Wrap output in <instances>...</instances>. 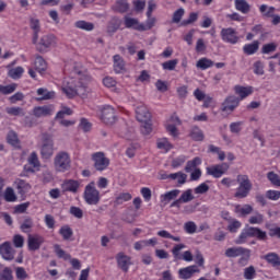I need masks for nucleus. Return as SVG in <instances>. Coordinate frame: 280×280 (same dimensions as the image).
I'll use <instances>...</instances> for the list:
<instances>
[{"label":"nucleus","mask_w":280,"mask_h":280,"mask_svg":"<svg viewBox=\"0 0 280 280\" xmlns=\"http://www.w3.org/2000/svg\"><path fill=\"white\" fill-rule=\"evenodd\" d=\"M178 65V59H172L162 63V67L165 71H174Z\"/></svg>","instance_id":"nucleus-58"},{"label":"nucleus","mask_w":280,"mask_h":280,"mask_svg":"<svg viewBox=\"0 0 280 280\" xmlns=\"http://www.w3.org/2000/svg\"><path fill=\"white\" fill-rule=\"evenodd\" d=\"M198 226L196 225V223L194 221H188L184 224V231H186V233H188L189 235H194V233H196Z\"/></svg>","instance_id":"nucleus-59"},{"label":"nucleus","mask_w":280,"mask_h":280,"mask_svg":"<svg viewBox=\"0 0 280 280\" xmlns=\"http://www.w3.org/2000/svg\"><path fill=\"white\" fill-rule=\"evenodd\" d=\"M132 200V195H130V192H120L116 199H115V205L119 206V205H124V202H128Z\"/></svg>","instance_id":"nucleus-43"},{"label":"nucleus","mask_w":280,"mask_h":280,"mask_svg":"<svg viewBox=\"0 0 280 280\" xmlns=\"http://www.w3.org/2000/svg\"><path fill=\"white\" fill-rule=\"evenodd\" d=\"M0 280H14L12 276V269L10 267H4L2 272H0Z\"/></svg>","instance_id":"nucleus-57"},{"label":"nucleus","mask_w":280,"mask_h":280,"mask_svg":"<svg viewBox=\"0 0 280 280\" xmlns=\"http://www.w3.org/2000/svg\"><path fill=\"white\" fill-rule=\"evenodd\" d=\"M116 261L118 268H121L124 272H128V268H130V256L120 252L116 256Z\"/></svg>","instance_id":"nucleus-18"},{"label":"nucleus","mask_w":280,"mask_h":280,"mask_svg":"<svg viewBox=\"0 0 280 280\" xmlns=\"http://www.w3.org/2000/svg\"><path fill=\"white\" fill-rule=\"evenodd\" d=\"M55 253L59 259H65V261H69V259H71V255L65 252V249H61L60 245H55Z\"/></svg>","instance_id":"nucleus-49"},{"label":"nucleus","mask_w":280,"mask_h":280,"mask_svg":"<svg viewBox=\"0 0 280 280\" xmlns=\"http://www.w3.org/2000/svg\"><path fill=\"white\" fill-rule=\"evenodd\" d=\"M37 95H39V97L36 98L37 102H43L45 100H54L56 92H49L47 89L39 88L37 90Z\"/></svg>","instance_id":"nucleus-28"},{"label":"nucleus","mask_w":280,"mask_h":280,"mask_svg":"<svg viewBox=\"0 0 280 280\" xmlns=\"http://www.w3.org/2000/svg\"><path fill=\"white\" fill-rule=\"evenodd\" d=\"M74 27L78 30H83L84 32H93L95 30V24L92 22H86L84 20L77 21Z\"/></svg>","instance_id":"nucleus-32"},{"label":"nucleus","mask_w":280,"mask_h":280,"mask_svg":"<svg viewBox=\"0 0 280 280\" xmlns=\"http://www.w3.org/2000/svg\"><path fill=\"white\" fill-rule=\"evenodd\" d=\"M114 12H118L119 14H126L128 10H130V3H128V0H118L113 5Z\"/></svg>","instance_id":"nucleus-22"},{"label":"nucleus","mask_w":280,"mask_h":280,"mask_svg":"<svg viewBox=\"0 0 280 280\" xmlns=\"http://www.w3.org/2000/svg\"><path fill=\"white\" fill-rule=\"evenodd\" d=\"M124 24L127 30H136L137 32H145V25L139 23L138 19L125 15Z\"/></svg>","instance_id":"nucleus-12"},{"label":"nucleus","mask_w":280,"mask_h":280,"mask_svg":"<svg viewBox=\"0 0 280 280\" xmlns=\"http://www.w3.org/2000/svg\"><path fill=\"white\" fill-rule=\"evenodd\" d=\"M189 137L192 141H205V132L198 126L190 128Z\"/></svg>","instance_id":"nucleus-25"},{"label":"nucleus","mask_w":280,"mask_h":280,"mask_svg":"<svg viewBox=\"0 0 280 280\" xmlns=\"http://www.w3.org/2000/svg\"><path fill=\"white\" fill-rule=\"evenodd\" d=\"M126 70V62L119 55L114 56V71L115 73H121Z\"/></svg>","instance_id":"nucleus-31"},{"label":"nucleus","mask_w":280,"mask_h":280,"mask_svg":"<svg viewBox=\"0 0 280 280\" xmlns=\"http://www.w3.org/2000/svg\"><path fill=\"white\" fill-rule=\"evenodd\" d=\"M159 150H165V152H170L172 150V143L167 140V138L158 140Z\"/></svg>","instance_id":"nucleus-51"},{"label":"nucleus","mask_w":280,"mask_h":280,"mask_svg":"<svg viewBox=\"0 0 280 280\" xmlns=\"http://www.w3.org/2000/svg\"><path fill=\"white\" fill-rule=\"evenodd\" d=\"M185 16V9L180 8L173 13L172 23H180Z\"/></svg>","instance_id":"nucleus-60"},{"label":"nucleus","mask_w":280,"mask_h":280,"mask_svg":"<svg viewBox=\"0 0 280 280\" xmlns=\"http://www.w3.org/2000/svg\"><path fill=\"white\" fill-rule=\"evenodd\" d=\"M252 229V237H256L257 240H259L260 242H268V234L262 231L259 228H253Z\"/></svg>","instance_id":"nucleus-35"},{"label":"nucleus","mask_w":280,"mask_h":280,"mask_svg":"<svg viewBox=\"0 0 280 280\" xmlns=\"http://www.w3.org/2000/svg\"><path fill=\"white\" fill-rule=\"evenodd\" d=\"M249 195H250V190H248L247 188H242V186H238L234 194V198L244 199V198H248Z\"/></svg>","instance_id":"nucleus-48"},{"label":"nucleus","mask_w":280,"mask_h":280,"mask_svg":"<svg viewBox=\"0 0 280 280\" xmlns=\"http://www.w3.org/2000/svg\"><path fill=\"white\" fill-rule=\"evenodd\" d=\"M196 67H197V69H201L202 71H205V70L211 69V67H213V61L208 58H201L197 61Z\"/></svg>","instance_id":"nucleus-40"},{"label":"nucleus","mask_w":280,"mask_h":280,"mask_svg":"<svg viewBox=\"0 0 280 280\" xmlns=\"http://www.w3.org/2000/svg\"><path fill=\"white\" fill-rule=\"evenodd\" d=\"M35 45H36L37 51H39L40 54H45V51H47V49H49L51 47V45H54V36L52 35H44L39 39V43L36 42Z\"/></svg>","instance_id":"nucleus-11"},{"label":"nucleus","mask_w":280,"mask_h":280,"mask_svg":"<svg viewBox=\"0 0 280 280\" xmlns=\"http://www.w3.org/2000/svg\"><path fill=\"white\" fill-rule=\"evenodd\" d=\"M248 237H253V232L250 226L242 231L238 238L235 241V244H246V240H248Z\"/></svg>","instance_id":"nucleus-37"},{"label":"nucleus","mask_w":280,"mask_h":280,"mask_svg":"<svg viewBox=\"0 0 280 280\" xmlns=\"http://www.w3.org/2000/svg\"><path fill=\"white\" fill-rule=\"evenodd\" d=\"M61 189L63 194L67 191H70V194H78V190L80 189V182L75 179H66L61 184Z\"/></svg>","instance_id":"nucleus-17"},{"label":"nucleus","mask_w":280,"mask_h":280,"mask_svg":"<svg viewBox=\"0 0 280 280\" xmlns=\"http://www.w3.org/2000/svg\"><path fill=\"white\" fill-rule=\"evenodd\" d=\"M229 164H215L206 168L208 176H213V178H222L226 172H229Z\"/></svg>","instance_id":"nucleus-8"},{"label":"nucleus","mask_w":280,"mask_h":280,"mask_svg":"<svg viewBox=\"0 0 280 280\" xmlns=\"http://www.w3.org/2000/svg\"><path fill=\"white\" fill-rule=\"evenodd\" d=\"M243 51L246 54V56H253V54H257V51H259V42L254 40L252 44H246L243 47Z\"/></svg>","instance_id":"nucleus-34"},{"label":"nucleus","mask_w":280,"mask_h":280,"mask_svg":"<svg viewBox=\"0 0 280 280\" xmlns=\"http://www.w3.org/2000/svg\"><path fill=\"white\" fill-rule=\"evenodd\" d=\"M15 185H16L18 194L22 196V198L25 197V194H27L30 189H32V186L23 179H16Z\"/></svg>","instance_id":"nucleus-23"},{"label":"nucleus","mask_w":280,"mask_h":280,"mask_svg":"<svg viewBox=\"0 0 280 280\" xmlns=\"http://www.w3.org/2000/svg\"><path fill=\"white\" fill-rule=\"evenodd\" d=\"M221 38L224 43H230V45H237L240 43V37L237 36V32L234 28H222L221 30Z\"/></svg>","instance_id":"nucleus-9"},{"label":"nucleus","mask_w":280,"mask_h":280,"mask_svg":"<svg viewBox=\"0 0 280 280\" xmlns=\"http://www.w3.org/2000/svg\"><path fill=\"white\" fill-rule=\"evenodd\" d=\"M91 82V77H83L78 81V84H73L72 82H68L67 85L61 88L62 93L69 97V100H73L75 95H88L89 88L86 86Z\"/></svg>","instance_id":"nucleus-1"},{"label":"nucleus","mask_w":280,"mask_h":280,"mask_svg":"<svg viewBox=\"0 0 280 280\" xmlns=\"http://www.w3.org/2000/svg\"><path fill=\"white\" fill-rule=\"evenodd\" d=\"M5 113L12 117H25V110L22 107H7Z\"/></svg>","instance_id":"nucleus-38"},{"label":"nucleus","mask_w":280,"mask_h":280,"mask_svg":"<svg viewBox=\"0 0 280 280\" xmlns=\"http://www.w3.org/2000/svg\"><path fill=\"white\" fill-rule=\"evenodd\" d=\"M267 178L269 182H271V185H273L275 187H280V176L277 175V173L269 172L267 174Z\"/></svg>","instance_id":"nucleus-54"},{"label":"nucleus","mask_w":280,"mask_h":280,"mask_svg":"<svg viewBox=\"0 0 280 280\" xmlns=\"http://www.w3.org/2000/svg\"><path fill=\"white\" fill-rule=\"evenodd\" d=\"M45 243V238L38 234L36 235H28L27 238V246H28V250H39L40 246H43V244Z\"/></svg>","instance_id":"nucleus-13"},{"label":"nucleus","mask_w":280,"mask_h":280,"mask_svg":"<svg viewBox=\"0 0 280 280\" xmlns=\"http://www.w3.org/2000/svg\"><path fill=\"white\" fill-rule=\"evenodd\" d=\"M31 30H33V45L38 43V33L40 32V22L38 19H31Z\"/></svg>","instance_id":"nucleus-27"},{"label":"nucleus","mask_w":280,"mask_h":280,"mask_svg":"<svg viewBox=\"0 0 280 280\" xmlns=\"http://www.w3.org/2000/svg\"><path fill=\"white\" fill-rule=\"evenodd\" d=\"M59 235L62 236V240L69 241L73 237V230L69 225H63L59 230Z\"/></svg>","instance_id":"nucleus-41"},{"label":"nucleus","mask_w":280,"mask_h":280,"mask_svg":"<svg viewBox=\"0 0 280 280\" xmlns=\"http://www.w3.org/2000/svg\"><path fill=\"white\" fill-rule=\"evenodd\" d=\"M83 200L86 205L97 206L100 205V200H102V195L100 190L95 187V182H91L84 188Z\"/></svg>","instance_id":"nucleus-3"},{"label":"nucleus","mask_w":280,"mask_h":280,"mask_svg":"<svg viewBox=\"0 0 280 280\" xmlns=\"http://www.w3.org/2000/svg\"><path fill=\"white\" fill-rule=\"evenodd\" d=\"M234 5L242 14H248L250 12V4L246 0H234Z\"/></svg>","instance_id":"nucleus-30"},{"label":"nucleus","mask_w":280,"mask_h":280,"mask_svg":"<svg viewBox=\"0 0 280 280\" xmlns=\"http://www.w3.org/2000/svg\"><path fill=\"white\" fill-rule=\"evenodd\" d=\"M187 246L185 244H177L172 248V254L174 257V261H178L180 259H183V255H180V250H183L184 248H186Z\"/></svg>","instance_id":"nucleus-42"},{"label":"nucleus","mask_w":280,"mask_h":280,"mask_svg":"<svg viewBox=\"0 0 280 280\" xmlns=\"http://www.w3.org/2000/svg\"><path fill=\"white\" fill-rule=\"evenodd\" d=\"M200 272V268H198V265H191L185 268H182L178 270V277L179 279H191L196 273Z\"/></svg>","instance_id":"nucleus-14"},{"label":"nucleus","mask_w":280,"mask_h":280,"mask_svg":"<svg viewBox=\"0 0 280 280\" xmlns=\"http://www.w3.org/2000/svg\"><path fill=\"white\" fill-rule=\"evenodd\" d=\"M69 213L70 215H73V218H77L78 220H82V218H84V211L81 210L80 207H70Z\"/></svg>","instance_id":"nucleus-50"},{"label":"nucleus","mask_w":280,"mask_h":280,"mask_svg":"<svg viewBox=\"0 0 280 280\" xmlns=\"http://www.w3.org/2000/svg\"><path fill=\"white\" fill-rule=\"evenodd\" d=\"M240 106V97L235 95H230L225 97L223 101V104H221L220 110L222 113H228V115H231V113L235 112V108Z\"/></svg>","instance_id":"nucleus-6"},{"label":"nucleus","mask_w":280,"mask_h":280,"mask_svg":"<svg viewBox=\"0 0 280 280\" xmlns=\"http://www.w3.org/2000/svg\"><path fill=\"white\" fill-rule=\"evenodd\" d=\"M22 75H23L22 67H16L9 71V77L12 78L13 80H19V78H21Z\"/></svg>","instance_id":"nucleus-63"},{"label":"nucleus","mask_w":280,"mask_h":280,"mask_svg":"<svg viewBox=\"0 0 280 280\" xmlns=\"http://www.w3.org/2000/svg\"><path fill=\"white\" fill-rule=\"evenodd\" d=\"M7 141L10 145H13V148H19L21 145V141L19 140V135H16V131L14 130L9 131L7 136Z\"/></svg>","instance_id":"nucleus-36"},{"label":"nucleus","mask_w":280,"mask_h":280,"mask_svg":"<svg viewBox=\"0 0 280 280\" xmlns=\"http://www.w3.org/2000/svg\"><path fill=\"white\" fill-rule=\"evenodd\" d=\"M236 183L238 184V187L253 191V182H250V178L248 177V175H244V174L237 175Z\"/></svg>","instance_id":"nucleus-20"},{"label":"nucleus","mask_w":280,"mask_h":280,"mask_svg":"<svg viewBox=\"0 0 280 280\" xmlns=\"http://www.w3.org/2000/svg\"><path fill=\"white\" fill-rule=\"evenodd\" d=\"M159 237H163L164 240H173V242H180V236H174L166 230H162L158 232Z\"/></svg>","instance_id":"nucleus-52"},{"label":"nucleus","mask_w":280,"mask_h":280,"mask_svg":"<svg viewBox=\"0 0 280 280\" xmlns=\"http://www.w3.org/2000/svg\"><path fill=\"white\" fill-rule=\"evenodd\" d=\"M234 211L240 214L241 218H246V215L253 213L254 209L253 206L246 203L244 206L236 205Z\"/></svg>","instance_id":"nucleus-26"},{"label":"nucleus","mask_w":280,"mask_h":280,"mask_svg":"<svg viewBox=\"0 0 280 280\" xmlns=\"http://www.w3.org/2000/svg\"><path fill=\"white\" fill-rule=\"evenodd\" d=\"M250 259V249H245V252L241 255V258L238 259V265L242 267L248 266V261Z\"/></svg>","instance_id":"nucleus-55"},{"label":"nucleus","mask_w":280,"mask_h":280,"mask_svg":"<svg viewBox=\"0 0 280 280\" xmlns=\"http://www.w3.org/2000/svg\"><path fill=\"white\" fill-rule=\"evenodd\" d=\"M92 161H94V168L97 172H104L110 165V160L106 158L104 152H96L92 154Z\"/></svg>","instance_id":"nucleus-5"},{"label":"nucleus","mask_w":280,"mask_h":280,"mask_svg":"<svg viewBox=\"0 0 280 280\" xmlns=\"http://www.w3.org/2000/svg\"><path fill=\"white\" fill-rule=\"evenodd\" d=\"M262 259H265L267 264H270V266H273V268L280 266V257L279 254L277 253H268L265 256H262Z\"/></svg>","instance_id":"nucleus-29"},{"label":"nucleus","mask_w":280,"mask_h":280,"mask_svg":"<svg viewBox=\"0 0 280 280\" xmlns=\"http://www.w3.org/2000/svg\"><path fill=\"white\" fill-rule=\"evenodd\" d=\"M201 163H202V160L198 156L191 161H188L185 166V172L187 173L194 172V170H196V167H198V165H200Z\"/></svg>","instance_id":"nucleus-44"},{"label":"nucleus","mask_w":280,"mask_h":280,"mask_svg":"<svg viewBox=\"0 0 280 280\" xmlns=\"http://www.w3.org/2000/svg\"><path fill=\"white\" fill-rule=\"evenodd\" d=\"M235 94L238 95V100L240 102H242V100H246V97H248V95L253 94V88H245V86H241V85H236L234 88Z\"/></svg>","instance_id":"nucleus-24"},{"label":"nucleus","mask_w":280,"mask_h":280,"mask_svg":"<svg viewBox=\"0 0 280 280\" xmlns=\"http://www.w3.org/2000/svg\"><path fill=\"white\" fill-rule=\"evenodd\" d=\"M35 69L38 71V73H43V71H47V62L43 57L38 56L35 59Z\"/></svg>","instance_id":"nucleus-45"},{"label":"nucleus","mask_w":280,"mask_h":280,"mask_svg":"<svg viewBox=\"0 0 280 280\" xmlns=\"http://www.w3.org/2000/svg\"><path fill=\"white\" fill-rule=\"evenodd\" d=\"M244 247H230L225 250V257L235 258V257H242L245 253Z\"/></svg>","instance_id":"nucleus-33"},{"label":"nucleus","mask_w":280,"mask_h":280,"mask_svg":"<svg viewBox=\"0 0 280 280\" xmlns=\"http://www.w3.org/2000/svg\"><path fill=\"white\" fill-rule=\"evenodd\" d=\"M173 175H176L175 180H177L176 187H182V185H185L187 183V174L183 172L173 173Z\"/></svg>","instance_id":"nucleus-56"},{"label":"nucleus","mask_w":280,"mask_h":280,"mask_svg":"<svg viewBox=\"0 0 280 280\" xmlns=\"http://www.w3.org/2000/svg\"><path fill=\"white\" fill-rule=\"evenodd\" d=\"M54 165L56 172H61V174L69 172V170H71V155H69V152H58L54 158Z\"/></svg>","instance_id":"nucleus-2"},{"label":"nucleus","mask_w":280,"mask_h":280,"mask_svg":"<svg viewBox=\"0 0 280 280\" xmlns=\"http://www.w3.org/2000/svg\"><path fill=\"white\" fill-rule=\"evenodd\" d=\"M140 130L142 135H150V132H152V122H150V120L140 121Z\"/></svg>","instance_id":"nucleus-62"},{"label":"nucleus","mask_w":280,"mask_h":280,"mask_svg":"<svg viewBox=\"0 0 280 280\" xmlns=\"http://www.w3.org/2000/svg\"><path fill=\"white\" fill-rule=\"evenodd\" d=\"M265 196H266V198H268V200H279L280 191L279 190H267Z\"/></svg>","instance_id":"nucleus-64"},{"label":"nucleus","mask_w":280,"mask_h":280,"mask_svg":"<svg viewBox=\"0 0 280 280\" xmlns=\"http://www.w3.org/2000/svg\"><path fill=\"white\" fill-rule=\"evenodd\" d=\"M257 276V271L255 270L254 266H249L244 269V279L253 280Z\"/></svg>","instance_id":"nucleus-53"},{"label":"nucleus","mask_w":280,"mask_h":280,"mask_svg":"<svg viewBox=\"0 0 280 280\" xmlns=\"http://www.w3.org/2000/svg\"><path fill=\"white\" fill-rule=\"evenodd\" d=\"M102 121L107 126H113L115 121H117V116L115 115V108L113 106L107 105L102 110Z\"/></svg>","instance_id":"nucleus-10"},{"label":"nucleus","mask_w":280,"mask_h":280,"mask_svg":"<svg viewBox=\"0 0 280 280\" xmlns=\"http://www.w3.org/2000/svg\"><path fill=\"white\" fill-rule=\"evenodd\" d=\"M51 113H54V106L51 105L37 106L33 109V115L37 118L48 117Z\"/></svg>","instance_id":"nucleus-19"},{"label":"nucleus","mask_w":280,"mask_h":280,"mask_svg":"<svg viewBox=\"0 0 280 280\" xmlns=\"http://www.w3.org/2000/svg\"><path fill=\"white\" fill-rule=\"evenodd\" d=\"M249 224H262L264 223V214L259 212H255V215H252L248 219Z\"/></svg>","instance_id":"nucleus-61"},{"label":"nucleus","mask_w":280,"mask_h":280,"mask_svg":"<svg viewBox=\"0 0 280 280\" xmlns=\"http://www.w3.org/2000/svg\"><path fill=\"white\" fill-rule=\"evenodd\" d=\"M178 196H180V189H173L162 195L161 200L164 205H170V202H172V200H176Z\"/></svg>","instance_id":"nucleus-21"},{"label":"nucleus","mask_w":280,"mask_h":280,"mask_svg":"<svg viewBox=\"0 0 280 280\" xmlns=\"http://www.w3.org/2000/svg\"><path fill=\"white\" fill-rule=\"evenodd\" d=\"M136 119L138 121H150L152 119L150 110L142 103L136 107Z\"/></svg>","instance_id":"nucleus-15"},{"label":"nucleus","mask_w":280,"mask_h":280,"mask_svg":"<svg viewBox=\"0 0 280 280\" xmlns=\"http://www.w3.org/2000/svg\"><path fill=\"white\" fill-rule=\"evenodd\" d=\"M16 83H12L9 85H0V94L2 95H10L16 91Z\"/></svg>","instance_id":"nucleus-47"},{"label":"nucleus","mask_w":280,"mask_h":280,"mask_svg":"<svg viewBox=\"0 0 280 280\" xmlns=\"http://www.w3.org/2000/svg\"><path fill=\"white\" fill-rule=\"evenodd\" d=\"M194 190H191V188L185 190L182 192V195L179 196L178 199L174 200L172 203H171V209H180V207L183 205H187V202H191V200H194Z\"/></svg>","instance_id":"nucleus-7"},{"label":"nucleus","mask_w":280,"mask_h":280,"mask_svg":"<svg viewBox=\"0 0 280 280\" xmlns=\"http://www.w3.org/2000/svg\"><path fill=\"white\" fill-rule=\"evenodd\" d=\"M0 255L5 261H12L14 259V248H12L10 242H4L0 245Z\"/></svg>","instance_id":"nucleus-16"},{"label":"nucleus","mask_w":280,"mask_h":280,"mask_svg":"<svg viewBox=\"0 0 280 280\" xmlns=\"http://www.w3.org/2000/svg\"><path fill=\"white\" fill-rule=\"evenodd\" d=\"M16 194L14 192V189L12 187H8L4 190V200L5 202H16Z\"/></svg>","instance_id":"nucleus-46"},{"label":"nucleus","mask_w":280,"mask_h":280,"mask_svg":"<svg viewBox=\"0 0 280 280\" xmlns=\"http://www.w3.org/2000/svg\"><path fill=\"white\" fill-rule=\"evenodd\" d=\"M260 12L262 13V16H266L267 19H272L275 16L276 8L269 7L267 4H261L259 8Z\"/></svg>","instance_id":"nucleus-39"},{"label":"nucleus","mask_w":280,"mask_h":280,"mask_svg":"<svg viewBox=\"0 0 280 280\" xmlns=\"http://www.w3.org/2000/svg\"><path fill=\"white\" fill-rule=\"evenodd\" d=\"M51 156H54V138H51L49 133H43L40 158L44 159V161H47Z\"/></svg>","instance_id":"nucleus-4"}]
</instances>
